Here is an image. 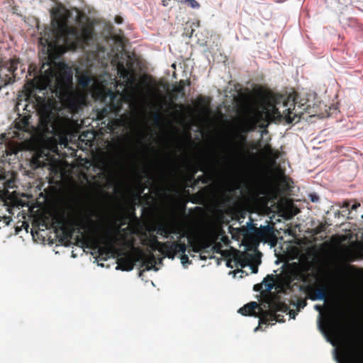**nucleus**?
Masks as SVG:
<instances>
[{"instance_id": "10", "label": "nucleus", "mask_w": 363, "mask_h": 363, "mask_svg": "<svg viewBox=\"0 0 363 363\" xmlns=\"http://www.w3.org/2000/svg\"><path fill=\"white\" fill-rule=\"evenodd\" d=\"M305 291L308 298L312 301H325L328 296V287L325 285L319 286L308 285L306 286Z\"/></svg>"}, {"instance_id": "38", "label": "nucleus", "mask_w": 363, "mask_h": 363, "mask_svg": "<svg viewBox=\"0 0 363 363\" xmlns=\"http://www.w3.org/2000/svg\"><path fill=\"white\" fill-rule=\"evenodd\" d=\"M198 101H199V104H203V105H205L206 101H205V99H204L203 97H201V98H199V99H198Z\"/></svg>"}, {"instance_id": "1", "label": "nucleus", "mask_w": 363, "mask_h": 363, "mask_svg": "<svg viewBox=\"0 0 363 363\" xmlns=\"http://www.w3.org/2000/svg\"><path fill=\"white\" fill-rule=\"evenodd\" d=\"M84 215L78 205L69 203L66 208L59 209L51 216V226L56 233L61 232L70 237L77 228L84 240L101 256L108 257L116 251L114 238L106 225V218L96 209L88 208Z\"/></svg>"}, {"instance_id": "36", "label": "nucleus", "mask_w": 363, "mask_h": 363, "mask_svg": "<svg viewBox=\"0 0 363 363\" xmlns=\"http://www.w3.org/2000/svg\"><path fill=\"white\" fill-rule=\"evenodd\" d=\"M315 309L316 311H318L320 314L322 313L323 312V306H320V305H315Z\"/></svg>"}, {"instance_id": "5", "label": "nucleus", "mask_w": 363, "mask_h": 363, "mask_svg": "<svg viewBox=\"0 0 363 363\" xmlns=\"http://www.w3.org/2000/svg\"><path fill=\"white\" fill-rule=\"evenodd\" d=\"M148 245L152 250L159 251L164 257L169 259H174L179 252H186V245L184 242L166 241L164 242H160L157 237L153 234L150 235L148 240Z\"/></svg>"}, {"instance_id": "33", "label": "nucleus", "mask_w": 363, "mask_h": 363, "mask_svg": "<svg viewBox=\"0 0 363 363\" xmlns=\"http://www.w3.org/2000/svg\"><path fill=\"white\" fill-rule=\"evenodd\" d=\"M107 114H108V111H107V108H105L101 112L99 113L98 118L101 119V118L106 117Z\"/></svg>"}, {"instance_id": "48", "label": "nucleus", "mask_w": 363, "mask_h": 363, "mask_svg": "<svg viewBox=\"0 0 363 363\" xmlns=\"http://www.w3.org/2000/svg\"><path fill=\"white\" fill-rule=\"evenodd\" d=\"M284 311H286L288 310V307L286 305H284Z\"/></svg>"}, {"instance_id": "31", "label": "nucleus", "mask_w": 363, "mask_h": 363, "mask_svg": "<svg viewBox=\"0 0 363 363\" xmlns=\"http://www.w3.org/2000/svg\"><path fill=\"white\" fill-rule=\"evenodd\" d=\"M307 305L306 299H300L297 301L296 307L298 308H303Z\"/></svg>"}, {"instance_id": "37", "label": "nucleus", "mask_w": 363, "mask_h": 363, "mask_svg": "<svg viewBox=\"0 0 363 363\" xmlns=\"http://www.w3.org/2000/svg\"><path fill=\"white\" fill-rule=\"evenodd\" d=\"M289 315H290V317H291V318H295V316H296V313L295 311H289Z\"/></svg>"}, {"instance_id": "18", "label": "nucleus", "mask_w": 363, "mask_h": 363, "mask_svg": "<svg viewBox=\"0 0 363 363\" xmlns=\"http://www.w3.org/2000/svg\"><path fill=\"white\" fill-rule=\"evenodd\" d=\"M157 264V257L152 252H150L148 255L145 256L143 260V266H145L147 270L154 269L157 271V268L155 267Z\"/></svg>"}, {"instance_id": "47", "label": "nucleus", "mask_w": 363, "mask_h": 363, "mask_svg": "<svg viewBox=\"0 0 363 363\" xmlns=\"http://www.w3.org/2000/svg\"><path fill=\"white\" fill-rule=\"evenodd\" d=\"M174 106L175 107H179V108H182V107H183V106H182V104H174Z\"/></svg>"}, {"instance_id": "2", "label": "nucleus", "mask_w": 363, "mask_h": 363, "mask_svg": "<svg viewBox=\"0 0 363 363\" xmlns=\"http://www.w3.org/2000/svg\"><path fill=\"white\" fill-rule=\"evenodd\" d=\"M45 65L48 67V69L44 71L45 84L43 87L35 88L39 94L42 93L43 96L37 94L35 91L33 90L30 91L28 99L33 104V108L40 111L39 128L41 131L45 134H53L58 128L60 119L57 113L52 112L50 108L49 97L45 96L46 86L54 81L52 93H55L59 99H63L72 84V72L66 69L56 72L50 63L43 64L40 68V72H43Z\"/></svg>"}, {"instance_id": "27", "label": "nucleus", "mask_w": 363, "mask_h": 363, "mask_svg": "<svg viewBox=\"0 0 363 363\" xmlns=\"http://www.w3.org/2000/svg\"><path fill=\"white\" fill-rule=\"evenodd\" d=\"M182 253L180 256V259L182 263V264H189L191 263V261L189 259V257L187 255L185 254V252H179L177 254Z\"/></svg>"}, {"instance_id": "11", "label": "nucleus", "mask_w": 363, "mask_h": 363, "mask_svg": "<svg viewBox=\"0 0 363 363\" xmlns=\"http://www.w3.org/2000/svg\"><path fill=\"white\" fill-rule=\"evenodd\" d=\"M133 63L131 61H127L126 65L123 62H118L117 64L118 74L120 77L123 78L126 82L134 84L135 78L133 75Z\"/></svg>"}, {"instance_id": "51", "label": "nucleus", "mask_w": 363, "mask_h": 363, "mask_svg": "<svg viewBox=\"0 0 363 363\" xmlns=\"http://www.w3.org/2000/svg\"><path fill=\"white\" fill-rule=\"evenodd\" d=\"M1 137L2 138H6V134H5V133H3V134H1Z\"/></svg>"}, {"instance_id": "22", "label": "nucleus", "mask_w": 363, "mask_h": 363, "mask_svg": "<svg viewBox=\"0 0 363 363\" xmlns=\"http://www.w3.org/2000/svg\"><path fill=\"white\" fill-rule=\"evenodd\" d=\"M153 123L156 127H160L163 122V117L159 112H155L152 115Z\"/></svg>"}, {"instance_id": "39", "label": "nucleus", "mask_w": 363, "mask_h": 363, "mask_svg": "<svg viewBox=\"0 0 363 363\" xmlns=\"http://www.w3.org/2000/svg\"><path fill=\"white\" fill-rule=\"evenodd\" d=\"M359 206H360L359 203H354L351 207V210H356Z\"/></svg>"}, {"instance_id": "40", "label": "nucleus", "mask_w": 363, "mask_h": 363, "mask_svg": "<svg viewBox=\"0 0 363 363\" xmlns=\"http://www.w3.org/2000/svg\"><path fill=\"white\" fill-rule=\"evenodd\" d=\"M251 268H252V270L253 273H257L258 272L257 266L253 265V266L251 267Z\"/></svg>"}, {"instance_id": "52", "label": "nucleus", "mask_w": 363, "mask_h": 363, "mask_svg": "<svg viewBox=\"0 0 363 363\" xmlns=\"http://www.w3.org/2000/svg\"><path fill=\"white\" fill-rule=\"evenodd\" d=\"M109 94H110V95H111V97H113V93L111 91H109Z\"/></svg>"}, {"instance_id": "3", "label": "nucleus", "mask_w": 363, "mask_h": 363, "mask_svg": "<svg viewBox=\"0 0 363 363\" xmlns=\"http://www.w3.org/2000/svg\"><path fill=\"white\" fill-rule=\"evenodd\" d=\"M72 13L65 7H60L52 11V29H49L40 38V43L50 49L62 44L71 49L84 48L93 39L94 28L90 24H84L79 28L70 26L69 19Z\"/></svg>"}, {"instance_id": "41", "label": "nucleus", "mask_w": 363, "mask_h": 363, "mask_svg": "<svg viewBox=\"0 0 363 363\" xmlns=\"http://www.w3.org/2000/svg\"><path fill=\"white\" fill-rule=\"evenodd\" d=\"M171 0H162V5L164 6H168L169 5V1Z\"/></svg>"}, {"instance_id": "12", "label": "nucleus", "mask_w": 363, "mask_h": 363, "mask_svg": "<svg viewBox=\"0 0 363 363\" xmlns=\"http://www.w3.org/2000/svg\"><path fill=\"white\" fill-rule=\"evenodd\" d=\"M345 363H363V350L353 348L345 354Z\"/></svg>"}, {"instance_id": "35", "label": "nucleus", "mask_w": 363, "mask_h": 363, "mask_svg": "<svg viewBox=\"0 0 363 363\" xmlns=\"http://www.w3.org/2000/svg\"><path fill=\"white\" fill-rule=\"evenodd\" d=\"M123 21V19L121 16H116V18H115V22L118 24H121L122 23Z\"/></svg>"}, {"instance_id": "44", "label": "nucleus", "mask_w": 363, "mask_h": 363, "mask_svg": "<svg viewBox=\"0 0 363 363\" xmlns=\"http://www.w3.org/2000/svg\"><path fill=\"white\" fill-rule=\"evenodd\" d=\"M344 207L349 208L350 203L348 201L345 202V204L343 206Z\"/></svg>"}, {"instance_id": "29", "label": "nucleus", "mask_w": 363, "mask_h": 363, "mask_svg": "<svg viewBox=\"0 0 363 363\" xmlns=\"http://www.w3.org/2000/svg\"><path fill=\"white\" fill-rule=\"evenodd\" d=\"M197 172H198V169L195 166H192L191 167V174L189 175V177L188 178V182H189L191 183L194 179H195L194 176Z\"/></svg>"}, {"instance_id": "24", "label": "nucleus", "mask_w": 363, "mask_h": 363, "mask_svg": "<svg viewBox=\"0 0 363 363\" xmlns=\"http://www.w3.org/2000/svg\"><path fill=\"white\" fill-rule=\"evenodd\" d=\"M274 276L272 274H269L264 278V282L267 286V290H272L274 288Z\"/></svg>"}, {"instance_id": "16", "label": "nucleus", "mask_w": 363, "mask_h": 363, "mask_svg": "<svg viewBox=\"0 0 363 363\" xmlns=\"http://www.w3.org/2000/svg\"><path fill=\"white\" fill-rule=\"evenodd\" d=\"M256 309H260L259 305L255 301H251L238 310V313L242 315H255Z\"/></svg>"}, {"instance_id": "30", "label": "nucleus", "mask_w": 363, "mask_h": 363, "mask_svg": "<svg viewBox=\"0 0 363 363\" xmlns=\"http://www.w3.org/2000/svg\"><path fill=\"white\" fill-rule=\"evenodd\" d=\"M259 181H254L252 183L248 185V189H250V190H257L259 189Z\"/></svg>"}, {"instance_id": "13", "label": "nucleus", "mask_w": 363, "mask_h": 363, "mask_svg": "<svg viewBox=\"0 0 363 363\" xmlns=\"http://www.w3.org/2000/svg\"><path fill=\"white\" fill-rule=\"evenodd\" d=\"M284 322V315L277 314L276 311H263L259 319V323L269 324L271 322Z\"/></svg>"}, {"instance_id": "34", "label": "nucleus", "mask_w": 363, "mask_h": 363, "mask_svg": "<svg viewBox=\"0 0 363 363\" xmlns=\"http://www.w3.org/2000/svg\"><path fill=\"white\" fill-rule=\"evenodd\" d=\"M235 262V264H238V263H240V259H239V258L235 259H234V260L229 259V260H228V261H227V266H228V267L233 268V266L232 265V262Z\"/></svg>"}, {"instance_id": "45", "label": "nucleus", "mask_w": 363, "mask_h": 363, "mask_svg": "<svg viewBox=\"0 0 363 363\" xmlns=\"http://www.w3.org/2000/svg\"><path fill=\"white\" fill-rule=\"evenodd\" d=\"M151 79V77L147 76V75H145V76L143 77V82H144L145 79Z\"/></svg>"}, {"instance_id": "19", "label": "nucleus", "mask_w": 363, "mask_h": 363, "mask_svg": "<svg viewBox=\"0 0 363 363\" xmlns=\"http://www.w3.org/2000/svg\"><path fill=\"white\" fill-rule=\"evenodd\" d=\"M16 76L13 74L8 72L4 73L3 69L0 70V85L1 86H6L9 84H12L15 81Z\"/></svg>"}, {"instance_id": "20", "label": "nucleus", "mask_w": 363, "mask_h": 363, "mask_svg": "<svg viewBox=\"0 0 363 363\" xmlns=\"http://www.w3.org/2000/svg\"><path fill=\"white\" fill-rule=\"evenodd\" d=\"M19 63L18 60L17 59H11L9 62H7L5 65V68L6 69L8 72H10L16 76L15 72L18 69V65Z\"/></svg>"}, {"instance_id": "17", "label": "nucleus", "mask_w": 363, "mask_h": 363, "mask_svg": "<svg viewBox=\"0 0 363 363\" xmlns=\"http://www.w3.org/2000/svg\"><path fill=\"white\" fill-rule=\"evenodd\" d=\"M30 115L28 114L20 118L18 121H16V128L18 129V130L30 132L31 128V126L30 125Z\"/></svg>"}, {"instance_id": "53", "label": "nucleus", "mask_w": 363, "mask_h": 363, "mask_svg": "<svg viewBox=\"0 0 363 363\" xmlns=\"http://www.w3.org/2000/svg\"><path fill=\"white\" fill-rule=\"evenodd\" d=\"M242 230L244 231V232L247 231L246 229H242Z\"/></svg>"}, {"instance_id": "15", "label": "nucleus", "mask_w": 363, "mask_h": 363, "mask_svg": "<svg viewBox=\"0 0 363 363\" xmlns=\"http://www.w3.org/2000/svg\"><path fill=\"white\" fill-rule=\"evenodd\" d=\"M117 264L116 269L122 271H131L135 266V262L130 256L119 258Z\"/></svg>"}, {"instance_id": "43", "label": "nucleus", "mask_w": 363, "mask_h": 363, "mask_svg": "<svg viewBox=\"0 0 363 363\" xmlns=\"http://www.w3.org/2000/svg\"><path fill=\"white\" fill-rule=\"evenodd\" d=\"M157 264H162V257L157 258Z\"/></svg>"}, {"instance_id": "8", "label": "nucleus", "mask_w": 363, "mask_h": 363, "mask_svg": "<svg viewBox=\"0 0 363 363\" xmlns=\"http://www.w3.org/2000/svg\"><path fill=\"white\" fill-rule=\"evenodd\" d=\"M199 170L203 172L204 174L199 176L196 179H194L191 182V188H194L199 182L203 184H208L210 182H213L215 177V171L214 169L210 167L209 165L206 163H202Z\"/></svg>"}, {"instance_id": "23", "label": "nucleus", "mask_w": 363, "mask_h": 363, "mask_svg": "<svg viewBox=\"0 0 363 363\" xmlns=\"http://www.w3.org/2000/svg\"><path fill=\"white\" fill-rule=\"evenodd\" d=\"M190 245L191 250L194 252H200L201 250L204 247L203 243L197 241L190 242Z\"/></svg>"}, {"instance_id": "42", "label": "nucleus", "mask_w": 363, "mask_h": 363, "mask_svg": "<svg viewBox=\"0 0 363 363\" xmlns=\"http://www.w3.org/2000/svg\"><path fill=\"white\" fill-rule=\"evenodd\" d=\"M260 288H261V285H259V284H255L254 286V290H255V291H259L260 289Z\"/></svg>"}, {"instance_id": "26", "label": "nucleus", "mask_w": 363, "mask_h": 363, "mask_svg": "<svg viewBox=\"0 0 363 363\" xmlns=\"http://www.w3.org/2000/svg\"><path fill=\"white\" fill-rule=\"evenodd\" d=\"M327 228L326 223H321L312 230L313 235H318L325 231Z\"/></svg>"}, {"instance_id": "4", "label": "nucleus", "mask_w": 363, "mask_h": 363, "mask_svg": "<svg viewBox=\"0 0 363 363\" xmlns=\"http://www.w3.org/2000/svg\"><path fill=\"white\" fill-rule=\"evenodd\" d=\"M296 96V94H291L287 96L280 95L274 97L273 102L263 101L259 106L248 105L246 110L251 115L248 130L266 128L270 122L277 119L284 118L288 123L298 122L300 116L294 112Z\"/></svg>"}, {"instance_id": "14", "label": "nucleus", "mask_w": 363, "mask_h": 363, "mask_svg": "<svg viewBox=\"0 0 363 363\" xmlns=\"http://www.w3.org/2000/svg\"><path fill=\"white\" fill-rule=\"evenodd\" d=\"M77 82L81 88L85 89L95 82V79L89 72L86 71L78 77Z\"/></svg>"}, {"instance_id": "46", "label": "nucleus", "mask_w": 363, "mask_h": 363, "mask_svg": "<svg viewBox=\"0 0 363 363\" xmlns=\"http://www.w3.org/2000/svg\"><path fill=\"white\" fill-rule=\"evenodd\" d=\"M77 21L79 23H80V15L77 16Z\"/></svg>"}, {"instance_id": "50", "label": "nucleus", "mask_w": 363, "mask_h": 363, "mask_svg": "<svg viewBox=\"0 0 363 363\" xmlns=\"http://www.w3.org/2000/svg\"><path fill=\"white\" fill-rule=\"evenodd\" d=\"M201 259H206V257L204 255H201Z\"/></svg>"}, {"instance_id": "49", "label": "nucleus", "mask_w": 363, "mask_h": 363, "mask_svg": "<svg viewBox=\"0 0 363 363\" xmlns=\"http://www.w3.org/2000/svg\"><path fill=\"white\" fill-rule=\"evenodd\" d=\"M319 326H320V328H323V324H322V322H321V320H320H320H319Z\"/></svg>"}, {"instance_id": "21", "label": "nucleus", "mask_w": 363, "mask_h": 363, "mask_svg": "<svg viewBox=\"0 0 363 363\" xmlns=\"http://www.w3.org/2000/svg\"><path fill=\"white\" fill-rule=\"evenodd\" d=\"M187 84V85H190V81L189 80H186V81H184V80H180L179 83V85L177 86L174 91L178 94H181L182 96H184L185 95V89H184V86H185V84Z\"/></svg>"}, {"instance_id": "25", "label": "nucleus", "mask_w": 363, "mask_h": 363, "mask_svg": "<svg viewBox=\"0 0 363 363\" xmlns=\"http://www.w3.org/2000/svg\"><path fill=\"white\" fill-rule=\"evenodd\" d=\"M209 186H206L203 188H202L201 190H199L198 192L195 194V196L201 199H204L206 196V194L209 191Z\"/></svg>"}, {"instance_id": "9", "label": "nucleus", "mask_w": 363, "mask_h": 363, "mask_svg": "<svg viewBox=\"0 0 363 363\" xmlns=\"http://www.w3.org/2000/svg\"><path fill=\"white\" fill-rule=\"evenodd\" d=\"M254 233L257 238L264 242H270L275 245L277 237L274 233V227L266 225L261 226L259 228H254Z\"/></svg>"}, {"instance_id": "32", "label": "nucleus", "mask_w": 363, "mask_h": 363, "mask_svg": "<svg viewBox=\"0 0 363 363\" xmlns=\"http://www.w3.org/2000/svg\"><path fill=\"white\" fill-rule=\"evenodd\" d=\"M308 196L310 200L313 203H317L320 200V197L316 194H310Z\"/></svg>"}, {"instance_id": "28", "label": "nucleus", "mask_w": 363, "mask_h": 363, "mask_svg": "<svg viewBox=\"0 0 363 363\" xmlns=\"http://www.w3.org/2000/svg\"><path fill=\"white\" fill-rule=\"evenodd\" d=\"M184 3L193 9H197L199 7V4L196 0H185Z\"/></svg>"}, {"instance_id": "6", "label": "nucleus", "mask_w": 363, "mask_h": 363, "mask_svg": "<svg viewBox=\"0 0 363 363\" xmlns=\"http://www.w3.org/2000/svg\"><path fill=\"white\" fill-rule=\"evenodd\" d=\"M157 235H161L164 238H169L170 240L174 239L172 235H179L178 240L181 241V239L185 237L184 233L183 226L181 222L176 219H172L166 222L160 223L153 229Z\"/></svg>"}, {"instance_id": "7", "label": "nucleus", "mask_w": 363, "mask_h": 363, "mask_svg": "<svg viewBox=\"0 0 363 363\" xmlns=\"http://www.w3.org/2000/svg\"><path fill=\"white\" fill-rule=\"evenodd\" d=\"M250 120L251 115L248 113V111L246 110L245 119L241 125L239 131L235 134V141L233 143L232 145V152L235 159H238L241 156V152L244 150L245 145L247 143V134L255 130H248L250 126Z\"/></svg>"}]
</instances>
